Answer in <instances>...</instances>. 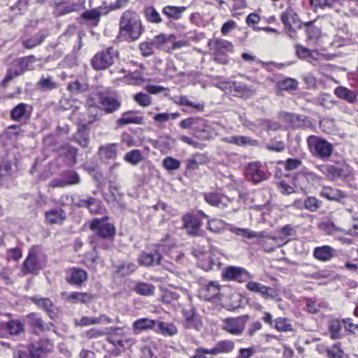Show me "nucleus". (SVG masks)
Returning a JSON list of instances; mask_svg holds the SVG:
<instances>
[{"label": "nucleus", "instance_id": "nucleus-1", "mask_svg": "<svg viewBox=\"0 0 358 358\" xmlns=\"http://www.w3.org/2000/svg\"><path fill=\"white\" fill-rule=\"evenodd\" d=\"M145 31L139 14L131 9L124 11L119 21V37L127 42L137 41Z\"/></svg>", "mask_w": 358, "mask_h": 358}, {"label": "nucleus", "instance_id": "nucleus-2", "mask_svg": "<svg viewBox=\"0 0 358 358\" xmlns=\"http://www.w3.org/2000/svg\"><path fill=\"white\" fill-rule=\"evenodd\" d=\"M208 217L203 212L198 211L197 213H187L182 216L183 228L187 234L192 236L203 237L206 232L201 229L203 218Z\"/></svg>", "mask_w": 358, "mask_h": 358}, {"label": "nucleus", "instance_id": "nucleus-3", "mask_svg": "<svg viewBox=\"0 0 358 358\" xmlns=\"http://www.w3.org/2000/svg\"><path fill=\"white\" fill-rule=\"evenodd\" d=\"M119 57L118 51L113 47L98 52L91 59V65L96 71L105 70L113 65Z\"/></svg>", "mask_w": 358, "mask_h": 358}, {"label": "nucleus", "instance_id": "nucleus-4", "mask_svg": "<svg viewBox=\"0 0 358 358\" xmlns=\"http://www.w3.org/2000/svg\"><path fill=\"white\" fill-rule=\"evenodd\" d=\"M307 144L310 152L321 159H327L332 154V144L321 137L310 136L307 139Z\"/></svg>", "mask_w": 358, "mask_h": 358}, {"label": "nucleus", "instance_id": "nucleus-5", "mask_svg": "<svg viewBox=\"0 0 358 358\" xmlns=\"http://www.w3.org/2000/svg\"><path fill=\"white\" fill-rule=\"evenodd\" d=\"M280 20L289 37L294 40L298 39L297 30L303 28V23L296 13L292 8H287L282 13Z\"/></svg>", "mask_w": 358, "mask_h": 358}, {"label": "nucleus", "instance_id": "nucleus-6", "mask_svg": "<svg viewBox=\"0 0 358 358\" xmlns=\"http://www.w3.org/2000/svg\"><path fill=\"white\" fill-rule=\"evenodd\" d=\"M36 58L34 55H29L17 59L15 62V65L10 68L3 80L5 84L14 78L22 75L27 71L34 69V64L36 62Z\"/></svg>", "mask_w": 358, "mask_h": 358}, {"label": "nucleus", "instance_id": "nucleus-7", "mask_svg": "<svg viewBox=\"0 0 358 358\" xmlns=\"http://www.w3.org/2000/svg\"><path fill=\"white\" fill-rule=\"evenodd\" d=\"M108 216L92 219L90 224V229L93 231L92 235L115 238L116 228L113 223L108 222Z\"/></svg>", "mask_w": 358, "mask_h": 358}, {"label": "nucleus", "instance_id": "nucleus-8", "mask_svg": "<svg viewBox=\"0 0 358 358\" xmlns=\"http://www.w3.org/2000/svg\"><path fill=\"white\" fill-rule=\"evenodd\" d=\"M317 169L329 179L332 180L338 178L345 180L352 175V170L348 165L334 166L332 164H322L318 166Z\"/></svg>", "mask_w": 358, "mask_h": 358}, {"label": "nucleus", "instance_id": "nucleus-9", "mask_svg": "<svg viewBox=\"0 0 358 358\" xmlns=\"http://www.w3.org/2000/svg\"><path fill=\"white\" fill-rule=\"evenodd\" d=\"M249 319L248 315L237 317H227L223 321L222 329L231 334L240 336L243 332L245 324Z\"/></svg>", "mask_w": 358, "mask_h": 358}, {"label": "nucleus", "instance_id": "nucleus-10", "mask_svg": "<svg viewBox=\"0 0 358 358\" xmlns=\"http://www.w3.org/2000/svg\"><path fill=\"white\" fill-rule=\"evenodd\" d=\"M81 182L79 174L74 170H64L60 173V177L51 180L52 187H65L70 185H78Z\"/></svg>", "mask_w": 358, "mask_h": 358}, {"label": "nucleus", "instance_id": "nucleus-11", "mask_svg": "<svg viewBox=\"0 0 358 358\" xmlns=\"http://www.w3.org/2000/svg\"><path fill=\"white\" fill-rule=\"evenodd\" d=\"M85 0H62L55 3L53 14L59 17L72 12L78 11L83 8Z\"/></svg>", "mask_w": 358, "mask_h": 358}, {"label": "nucleus", "instance_id": "nucleus-12", "mask_svg": "<svg viewBox=\"0 0 358 358\" xmlns=\"http://www.w3.org/2000/svg\"><path fill=\"white\" fill-rule=\"evenodd\" d=\"M222 278L227 280H234L238 282H248L252 278L249 272L243 267L229 266L222 273Z\"/></svg>", "mask_w": 358, "mask_h": 358}, {"label": "nucleus", "instance_id": "nucleus-13", "mask_svg": "<svg viewBox=\"0 0 358 358\" xmlns=\"http://www.w3.org/2000/svg\"><path fill=\"white\" fill-rule=\"evenodd\" d=\"M182 315L185 319L183 324L185 328L193 329L198 331L201 329L203 327L201 317L194 307L183 309Z\"/></svg>", "mask_w": 358, "mask_h": 358}, {"label": "nucleus", "instance_id": "nucleus-14", "mask_svg": "<svg viewBox=\"0 0 358 358\" xmlns=\"http://www.w3.org/2000/svg\"><path fill=\"white\" fill-rule=\"evenodd\" d=\"M43 268L37 257V252L34 248H32L28 254L22 265V272L24 274L37 275L40 270Z\"/></svg>", "mask_w": 358, "mask_h": 358}, {"label": "nucleus", "instance_id": "nucleus-15", "mask_svg": "<svg viewBox=\"0 0 358 358\" xmlns=\"http://www.w3.org/2000/svg\"><path fill=\"white\" fill-rule=\"evenodd\" d=\"M52 348V344L48 339H40L38 342L28 345L31 358H43L45 355L51 352Z\"/></svg>", "mask_w": 358, "mask_h": 358}, {"label": "nucleus", "instance_id": "nucleus-16", "mask_svg": "<svg viewBox=\"0 0 358 358\" xmlns=\"http://www.w3.org/2000/svg\"><path fill=\"white\" fill-rule=\"evenodd\" d=\"M33 113V106L24 103L15 106L10 113V118L16 122L29 120Z\"/></svg>", "mask_w": 358, "mask_h": 358}, {"label": "nucleus", "instance_id": "nucleus-17", "mask_svg": "<svg viewBox=\"0 0 358 358\" xmlns=\"http://www.w3.org/2000/svg\"><path fill=\"white\" fill-rule=\"evenodd\" d=\"M114 240L115 238H102L94 235L89 236L88 242L93 252L96 254L95 258L98 257L99 250H110L114 245Z\"/></svg>", "mask_w": 358, "mask_h": 358}, {"label": "nucleus", "instance_id": "nucleus-18", "mask_svg": "<svg viewBox=\"0 0 358 358\" xmlns=\"http://www.w3.org/2000/svg\"><path fill=\"white\" fill-rule=\"evenodd\" d=\"M192 134L199 140L209 141L213 138L215 132L208 120L201 118Z\"/></svg>", "mask_w": 358, "mask_h": 358}, {"label": "nucleus", "instance_id": "nucleus-19", "mask_svg": "<svg viewBox=\"0 0 358 358\" xmlns=\"http://www.w3.org/2000/svg\"><path fill=\"white\" fill-rule=\"evenodd\" d=\"M246 287L250 292L260 294L265 299H274L278 295L276 289L274 288L266 287L255 281L248 282Z\"/></svg>", "mask_w": 358, "mask_h": 358}, {"label": "nucleus", "instance_id": "nucleus-20", "mask_svg": "<svg viewBox=\"0 0 358 358\" xmlns=\"http://www.w3.org/2000/svg\"><path fill=\"white\" fill-rule=\"evenodd\" d=\"M147 141L150 143L155 148L159 150L162 154L168 153L176 144V139L169 135L159 136L158 139L148 138Z\"/></svg>", "mask_w": 358, "mask_h": 358}, {"label": "nucleus", "instance_id": "nucleus-21", "mask_svg": "<svg viewBox=\"0 0 358 358\" xmlns=\"http://www.w3.org/2000/svg\"><path fill=\"white\" fill-rule=\"evenodd\" d=\"M76 206L78 208H87L92 214L102 213L103 210L105 209L101 201L92 196L80 199Z\"/></svg>", "mask_w": 358, "mask_h": 358}, {"label": "nucleus", "instance_id": "nucleus-22", "mask_svg": "<svg viewBox=\"0 0 358 358\" xmlns=\"http://www.w3.org/2000/svg\"><path fill=\"white\" fill-rule=\"evenodd\" d=\"M278 117L294 128H301L306 126L309 120L306 116L300 115L295 113L280 112Z\"/></svg>", "mask_w": 358, "mask_h": 358}, {"label": "nucleus", "instance_id": "nucleus-23", "mask_svg": "<svg viewBox=\"0 0 358 358\" xmlns=\"http://www.w3.org/2000/svg\"><path fill=\"white\" fill-rule=\"evenodd\" d=\"M31 300L38 308L45 310L52 320L57 317V309L50 299L34 296Z\"/></svg>", "mask_w": 358, "mask_h": 358}, {"label": "nucleus", "instance_id": "nucleus-24", "mask_svg": "<svg viewBox=\"0 0 358 358\" xmlns=\"http://www.w3.org/2000/svg\"><path fill=\"white\" fill-rule=\"evenodd\" d=\"M66 281L71 285L80 286L87 279V273L83 268L73 267L67 271Z\"/></svg>", "mask_w": 358, "mask_h": 358}, {"label": "nucleus", "instance_id": "nucleus-25", "mask_svg": "<svg viewBox=\"0 0 358 358\" xmlns=\"http://www.w3.org/2000/svg\"><path fill=\"white\" fill-rule=\"evenodd\" d=\"M99 97V102L102 106V109L106 113H113L121 107V101L114 96L100 93Z\"/></svg>", "mask_w": 358, "mask_h": 358}, {"label": "nucleus", "instance_id": "nucleus-26", "mask_svg": "<svg viewBox=\"0 0 358 358\" xmlns=\"http://www.w3.org/2000/svg\"><path fill=\"white\" fill-rule=\"evenodd\" d=\"M162 255L158 249L150 252H143L139 258V263L146 266H153L161 264Z\"/></svg>", "mask_w": 358, "mask_h": 358}, {"label": "nucleus", "instance_id": "nucleus-27", "mask_svg": "<svg viewBox=\"0 0 358 358\" xmlns=\"http://www.w3.org/2000/svg\"><path fill=\"white\" fill-rule=\"evenodd\" d=\"M204 200L209 205L217 207V208H224L227 207V203L224 201V199L228 198L224 196L223 194L212 192H204L202 194Z\"/></svg>", "mask_w": 358, "mask_h": 358}, {"label": "nucleus", "instance_id": "nucleus-28", "mask_svg": "<svg viewBox=\"0 0 358 358\" xmlns=\"http://www.w3.org/2000/svg\"><path fill=\"white\" fill-rule=\"evenodd\" d=\"M156 321L147 317L140 318L133 322V334L137 335L142 331L152 329L155 331Z\"/></svg>", "mask_w": 358, "mask_h": 358}, {"label": "nucleus", "instance_id": "nucleus-29", "mask_svg": "<svg viewBox=\"0 0 358 358\" xmlns=\"http://www.w3.org/2000/svg\"><path fill=\"white\" fill-rule=\"evenodd\" d=\"M287 243V241L280 236H273L268 234L266 240L260 242L262 247L266 252H272L276 248L281 247Z\"/></svg>", "mask_w": 358, "mask_h": 358}, {"label": "nucleus", "instance_id": "nucleus-30", "mask_svg": "<svg viewBox=\"0 0 358 358\" xmlns=\"http://www.w3.org/2000/svg\"><path fill=\"white\" fill-rule=\"evenodd\" d=\"M137 110H128L122 114L120 118L116 121V124L118 127L129 124H143V117L138 116H132L133 114L138 113Z\"/></svg>", "mask_w": 358, "mask_h": 358}, {"label": "nucleus", "instance_id": "nucleus-31", "mask_svg": "<svg viewBox=\"0 0 358 358\" xmlns=\"http://www.w3.org/2000/svg\"><path fill=\"white\" fill-rule=\"evenodd\" d=\"M235 348V343L231 340H222L217 342L215 345L206 351L208 355H217L219 354L229 353Z\"/></svg>", "mask_w": 358, "mask_h": 358}, {"label": "nucleus", "instance_id": "nucleus-32", "mask_svg": "<svg viewBox=\"0 0 358 358\" xmlns=\"http://www.w3.org/2000/svg\"><path fill=\"white\" fill-rule=\"evenodd\" d=\"M336 250L329 245L317 247L314 249L313 256L315 259L327 262L336 256Z\"/></svg>", "mask_w": 358, "mask_h": 358}, {"label": "nucleus", "instance_id": "nucleus-33", "mask_svg": "<svg viewBox=\"0 0 358 358\" xmlns=\"http://www.w3.org/2000/svg\"><path fill=\"white\" fill-rule=\"evenodd\" d=\"M334 94L340 99L346 101L349 103L358 102L357 93L343 86H338L334 90Z\"/></svg>", "mask_w": 358, "mask_h": 358}, {"label": "nucleus", "instance_id": "nucleus-34", "mask_svg": "<svg viewBox=\"0 0 358 358\" xmlns=\"http://www.w3.org/2000/svg\"><path fill=\"white\" fill-rule=\"evenodd\" d=\"M155 331L165 336H173L178 334V329L176 325L171 322H164L157 320Z\"/></svg>", "mask_w": 358, "mask_h": 358}, {"label": "nucleus", "instance_id": "nucleus-35", "mask_svg": "<svg viewBox=\"0 0 358 358\" xmlns=\"http://www.w3.org/2000/svg\"><path fill=\"white\" fill-rule=\"evenodd\" d=\"M200 267L206 271L219 269L222 266L220 258L215 255H208L199 262Z\"/></svg>", "mask_w": 358, "mask_h": 358}, {"label": "nucleus", "instance_id": "nucleus-36", "mask_svg": "<svg viewBox=\"0 0 358 358\" xmlns=\"http://www.w3.org/2000/svg\"><path fill=\"white\" fill-rule=\"evenodd\" d=\"M303 28L306 34V42L315 43L321 36V30L315 25L313 21L303 23Z\"/></svg>", "mask_w": 358, "mask_h": 358}, {"label": "nucleus", "instance_id": "nucleus-37", "mask_svg": "<svg viewBox=\"0 0 358 358\" xmlns=\"http://www.w3.org/2000/svg\"><path fill=\"white\" fill-rule=\"evenodd\" d=\"M66 218L64 210L60 208H55L45 213V219L51 224H62Z\"/></svg>", "mask_w": 358, "mask_h": 358}, {"label": "nucleus", "instance_id": "nucleus-38", "mask_svg": "<svg viewBox=\"0 0 358 358\" xmlns=\"http://www.w3.org/2000/svg\"><path fill=\"white\" fill-rule=\"evenodd\" d=\"M320 194L328 200L338 202H341L343 199L347 197V194L345 192L331 187H324Z\"/></svg>", "mask_w": 358, "mask_h": 358}, {"label": "nucleus", "instance_id": "nucleus-39", "mask_svg": "<svg viewBox=\"0 0 358 358\" xmlns=\"http://www.w3.org/2000/svg\"><path fill=\"white\" fill-rule=\"evenodd\" d=\"M74 140L83 148H87L90 142L89 129L86 124H80L78 125V129Z\"/></svg>", "mask_w": 358, "mask_h": 358}, {"label": "nucleus", "instance_id": "nucleus-40", "mask_svg": "<svg viewBox=\"0 0 358 358\" xmlns=\"http://www.w3.org/2000/svg\"><path fill=\"white\" fill-rule=\"evenodd\" d=\"M246 172L247 176L250 178L255 183L261 182L267 178L266 174L255 164H249Z\"/></svg>", "mask_w": 358, "mask_h": 358}, {"label": "nucleus", "instance_id": "nucleus-41", "mask_svg": "<svg viewBox=\"0 0 358 358\" xmlns=\"http://www.w3.org/2000/svg\"><path fill=\"white\" fill-rule=\"evenodd\" d=\"M220 292V285L217 282H209L202 289L201 293L204 299L210 301L215 299Z\"/></svg>", "mask_w": 358, "mask_h": 358}, {"label": "nucleus", "instance_id": "nucleus-42", "mask_svg": "<svg viewBox=\"0 0 358 358\" xmlns=\"http://www.w3.org/2000/svg\"><path fill=\"white\" fill-rule=\"evenodd\" d=\"M96 295L87 292H73L71 293L66 300L71 303H87L94 300Z\"/></svg>", "mask_w": 358, "mask_h": 358}, {"label": "nucleus", "instance_id": "nucleus-43", "mask_svg": "<svg viewBox=\"0 0 358 358\" xmlns=\"http://www.w3.org/2000/svg\"><path fill=\"white\" fill-rule=\"evenodd\" d=\"M186 9L185 6H166L163 8L162 13L170 20H178Z\"/></svg>", "mask_w": 358, "mask_h": 358}, {"label": "nucleus", "instance_id": "nucleus-44", "mask_svg": "<svg viewBox=\"0 0 358 358\" xmlns=\"http://www.w3.org/2000/svg\"><path fill=\"white\" fill-rule=\"evenodd\" d=\"M48 32L45 31H40L29 39L22 40V43L23 47L27 49H31L36 46L41 44L44 39L48 36Z\"/></svg>", "mask_w": 358, "mask_h": 358}, {"label": "nucleus", "instance_id": "nucleus-45", "mask_svg": "<svg viewBox=\"0 0 358 358\" xmlns=\"http://www.w3.org/2000/svg\"><path fill=\"white\" fill-rule=\"evenodd\" d=\"M298 81L292 78L280 80L276 83L278 91L293 92L298 89Z\"/></svg>", "mask_w": 358, "mask_h": 358}, {"label": "nucleus", "instance_id": "nucleus-46", "mask_svg": "<svg viewBox=\"0 0 358 358\" xmlns=\"http://www.w3.org/2000/svg\"><path fill=\"white\" fill-rule=\"evenodd\" d=\"M341 322L342 321L338 319L331 320L329 322L328 331L332 340L340 339L343 337Z\"/></svg>", "mask_w": 358, "mask_h": 358}, {"label": "nucleus", "instance_id": "nucleus-47", "mask_svg": "<svg viewBox=\"0 0 358 358\" xmlns=\"http://www.w3.org/2000/svg\"><path fill=\"white\" fill-rule=\"evenodd\" d=\"M62 149L64 150V156L66 164L69 166H74L77 163L78 148L66 145L63 146Z\"/></svg>", "mask_w": 358, "mask_h": 358}, {"label": "nucleus", "instance_id": "nucleus-48", "mask_svg": "<svg viewBox=\"0 0 358 358\" xmlns=\"http://www.w3.org/2000/svg\"><path fill=\"white\" fill-rule=\"evenodd\" d=\"M176 38L174 34H160L154 38L152 42L156 48L165 50L166 45L175 41Z\"/></svg>", "mask_w": 358, "mask_h": 358}, {"label": "nucleus", "instance_id": "nucleus-49", "mask_svg": "<svg viewBox=\"0 0 358 358\" xmlns=\"http://www.w3.org/2000/svg\"><path fill=\"white\" fill-rule=\"evenodd\" d=\"M143 13L146 20L150 23L159 24L162 22L160 14L154 6L145 7Z\"/></svg>", "mask_w": 358, "mask_h": 358}, {"label": "nucleus", "instance_id": "nucleus-50", "mask_svg": "<svg viewBox=\"0 0 358 358\" xmlns=\"http://www.w3.org/2000/svg\"><path fill=\"white\" fill-rule=\"evenodd\" d=\"M101 13L98 10L93 8L83 12L80 16V19L90 22L92 26H97L100 21Z\"/></svg>", "mask_w": 358, "mask_h": 358}, {"label": "nucleus", "instance_id": "nucleus-51", "mask_svg": "<svg viewBox=\"0 0 358 358\" xmlns=\"http://www.w3.org/2000/svg\"><path fill=\"white\" fill-rule=\"evenodd\" d=\"M155 287L151 283L138 282L134 287L133 290L138 294L142 296H151L154 294Z\"/></svg>", "mask_w": 358, "mask_h": 358}, {"label": "nucleus", "instance_id": "nucleus-52", "mask_svg": "<svg viewBox=\"0 0 358 358\" xmlns=\"http://www.w3.org/2000/svg\"><path fill=\"white\" fill-rule=\"evenodd\" d=\"M215 52L226 54L233 51L234 45L229 41L223 39H216L214 41Z\"/></svg>", "mask_w": 358, "mask_h": 358}, {"label": "nucleus", "instance_id": "nucleus-53", "mask_svg": "<svg viewBox=\"0 0 358 358\" xmlns=\"http://www.w3.org/2000/svg\"><path fill=\"white\" fill-rule=\"evenodd\" d=\"M8 333L12 336H17L24 333V324L19 320H10L7 322Z\"/></svg>", "mask_w": 358, "mask_h": 358}, {"label": "nucleus", "instance_id": "nucleus-54", "mask_svg": "<svg viewBox=\"0 0 358 358\" xmlns=\"http://www.w3.org/2000/svg\"><path fill=\"white\" fill-rule=\"evenodd\" d=\"M143 159V156L140 150H133L127 152L124 157V159L132 165L138 164Z\"/></svg>", "mask_w": 358, "mask_h": 358}, {"label": "nucleus", "instance_id": "nucleus-55", "mask_svg": "<svg viewBox=\"0 0 358 358\" xmlns=\"http://www.w3.org/2000/svg\"><path fill=\"white\" fill-rule=\"evenodd\" d=\"M99 153L101 157L105 159H113L117 155L116 145L109 144L99 148Z\"/></svg>", "mask_w": 358, "mask_h": 358}, {"label": "nucleus", "instance_id": "nucleus-56", "mask_svg": "<svg viewBox=\"0 0 358 358\" xmlns=\"http://www.w3.org/2000/svg\"><path fill=\"white\" fill-rule=\"evenodd\" d=\"M273 327L278 331H290L293 330L292 324L289 320L286 317H278L274 320Z\"/></svg>", "mask_w": 358, "mask_h": 358}, {"label": "nucleus", "instance_id": "nucleus-57", "mask_svg": "<svg viewBox=\"0 0 358 358\" xmlns=\"http://www.w3.org/2000/svg\"><path fill=\"white\" fill-rule=\"evenodd\" d=\"M89 85L87 83H80L79 80L69 83L67 90L73 94H79L87 91Z\"/></svg>", "mask_w": 358, "mask_h": 358}, {"label": "nucleus", "instance_id": "nucleus-58", "mask_svg": "<svg viewBox=\"0 0 358 358\" xmlns=\"http://www.w3.org/2000/svg\"><path fill=\"white\" fill-rule=\"evenodd\" d=\"M227 224L220 219H211L208 222V229L213 233H220L226 229Z\"/></svg>", "mask_w": 358, "mask_h": 358}, {"label": "nucleus", "instance_id": "nucleus-59", "mask_svg": "<svg viewBox=\"0 0 358 358\" xmlns=\"http://www.w3.org/2000/svg\"><path fill=\"white\" fill-rule=\"evenodd\" d=\"M36 86L38 89L41 90V91H48L56 89L57 85L52 80L51 77H42L41 80L37 83Z\"/></svg>", "mask_w": 358, "mask_h": 358}, {"label": "nucleus", "instance_id": "nucleus-60", "mask_svg": "<svg viewBox=\"0 0 358 358\" xmlns=\"http://www.w3.org/2000/svg\"><path fill=\"white\" fill-rule=\"evenodd\" d=\"M175 102L180 106H188L196 108L199 111H203L204 109L203 103H195L187 99L186 96H180L177 97Z\"/></svg>", "mask_w": 358, "mask_h": 358}, {"label": "nucleus", "instance_id": "nucleus-61", "mask_svg": "<svg viewBox=\"0 0 358 358\" xmlns=\"http://www.w3.org/2000/svg\"><path fill=\"white\" fill-rule=\"evenodd\" d=\"M180 161L173 157H166L162 162L163 167L168 171L178 169L180 166Z\"/></svg>", "mask_w": 358, "mask_h": 358}, {"label": "nucleus", "instance_id": "nucleus-62", "mask_svg": "<svg viewBox=\"0 0 358 358\" xmlns=\"http://www.w3.org/2000/svg\"><path fill=\"white\" fill-rule=\"evenodd\" d=\"M137 268V266L134 263H122L117 266V272L121 276H126L134 273Z\"/></svg>", "mask_w": 358, "mask_h": 358}, {"label": "nucleus", "instance_id": "nucleus-63", "mask_svg": "<svg viewBox=\"0 0 358 358\" xmlns=\"http://www.w3.org/2000/svg\"><path fill=\"white\" fill-rule=\"evenodd\" d=\"M264 148L269 151L280 152L285 150V143L282 141L271 139L269 143L265 144Z\"/></svg>", "mask_w": 358, "mask_h": 358}, {"label": "nucleus", "instance_id": "nucleus-64", "mask_svg": "<svg viewBox=\"0 0 358 358\" xmlns=\"http://www.w3.org/2000/svg\"><path fill=\"white\" fill-rule=\"evenodd\" d=\"M201 119V117H188L182 120L180 122L179 126L180 128L184 129H192L194 132Z\"/></svg>", "mask_w": 358, "mask_h": 358}]
</instances>
